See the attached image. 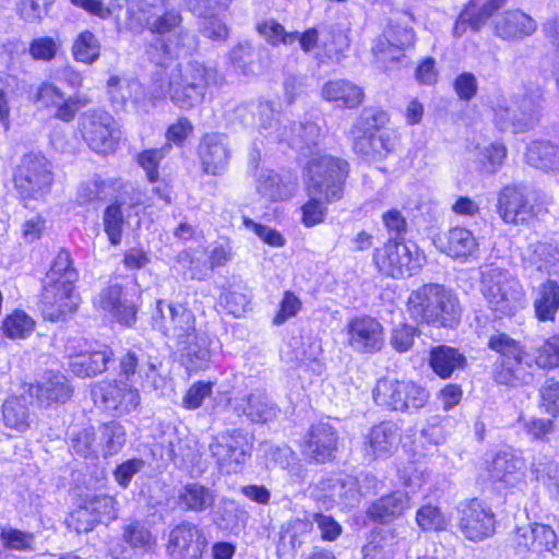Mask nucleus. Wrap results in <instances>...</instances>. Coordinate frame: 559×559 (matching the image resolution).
<instances>
[{"label": "nucleus", "instance_id": "1", "mask_svg": "<svg viewBox=\"0 0 559 559\" xmlns=\"http://www.w3.org/2000/svg\"><path fill=\"white\" fill-rule=\"evenodd\" d=\"M348 164L331 155L313 156L307 165V191L310 199L301 206V223L313 227L324 222V204L343 198Z\"/></svg>", "mask_w": 559, "mask_h": 559}, {"label": "nucleus", "instance_id": "2", "mask_svg": "<svg viewBox=\"0 0 559 559\" xmlns=\"http://www.w3.org/2000/svg\"><path fill=\"white\" fill-rule=\"evenodd\" d=\"M409 316L418 323L435 328H455L462 317L459 298L439 284L424 285L411 293L407 301Z\"/></svg>", "mask_w": 559, "mask_h": 559}, {"label": "nucleus", "instance_id": "3", "mask_svg": "<svg viewBox=\"0 0 559 559\" xmlns=\"http://www.w3.org/2000/svg\"><path fill=\"white\" fill-rule=\"evenodd\" d=\"M224 82L217 69L190 61L170 70L165 95L178 108L190 110L203 102L209 86H222Z\"/></svg>", "mask_w": 559, "mask_h": 559}, {"label": "nucleus", "instance_id": "4", "mask_svg": "<svg viewBox=\"0 0 559 559\" xmlns=\"http://www.w3.org/2000/svg\"><path fill=\"white\" fill-rule=\"evenodd\" d=\"M13 180L24 206L34 207L50 193L53 182L51 164L43 154H25L14 170Z\"/></svg>", "mask_w": 559, "mask_h": 559}, {"label": "nucleus", "instance_id": "5", "mask_svg": "<svg viewBox=\"0 0 559 559\" xmlns=\"http://www.w3.org/2000/svg\"><path fill=\"white\" fill-rule=\"evenodd\" d=\"M258 108L261 116L260 128L265 132V136L277 142H286L305 156L313 152L320 135V129L316 123H296L285 117L274 118L270 103H260Z\"/></svg>", "mask_w": 559, "mask_h": 559}, {"label": "nucleus", "instance_id": "6", "mask_svg": "<svg viewBox=\"0 0 559 559\" xmlns=\"http://www.w3.org/2000/svg\"><path fill=\"white\" fill-rule=\"evenodd\" d=\"M429 396V392L415 382L392 378L379 379L372 390L374 403L391 412L412 413L423 408Z\"/></svg>", "mask_w": 559, "mask_h": 559}, {"label": "nucleus", "instance_id": "7", "mask_svg": "<svg viewBox=\"0 0 559 559\" xmlns=\"http://www.w3.org/2000/svg\"><path fill=\"white\" fill-rule=\"evenodd\" d=\"M481 292L490 308L503 316L512 314L523 296L519 282L507 270L493 265L481 273Z\"/></svg>", "mask_w": 559, "mask_h": 559}, {"label": "nucleus", "instance_id": "8", "mask_svg": "<svg viewBox=\"0 0 559 559\" xmlns=\"http://www.w3.org/2000/svg\"><path fill=\"white\" fill-rule=\"evenodd\" d=\"M489 347L501 354V360L495 371V380L504 385H522L530 383L533 374L528 371V360L523 361L521 347L508 335L491 336Z\"/></svg>", "mask_w": 559, "mask_h": 559}, {"label": "nucleus", "instance_id": "9", "mask_svg": "<svg viewBox=\"0 0 559 559\" xmlns=\"http://www.w3.org/2000/svg\"><path fill=\"white\" fill-rule=\"evenodd\" d=\"M79 127L84 141L94 152L107 155L116 151L120 132L108 111L86 110L80 117Z\"/></svg>", "mask_w": 559, "mask_h": 559}, {"label": "nucleus", "instance_id": "10", "mask_svg": "<svg viewBox=\"0 0 559 559\" xmlns=\"http://www.w3.org/2000/svg\"><path fill=\"white\" fill-rule=\"evenodd\" d=\"M209 451L221 473H237L251 453L248 435L241 429H231L213 437Z\"/></svg>", "mask_w": 559, "mask_h": 559}, {"label": "nucleus", "instance_id": "11", "mask_svg": "<svg viewBox=\"0 0 559 559\" xmlns=\"http://www.w3.org/2000/svg\"><path fill=\"white\" fill-rule=\"evenodd\" d=\"M533 201V194L525 186H507L499 193V215L507 224H526L546 212L543 205Z\"/></svg>", "mask_w": 559, "mask_h": 559}, {"label": "nucleus", "instance_id": "12", "mask_svg": "<svg viewBox=\"0 0 559 559\" xmlns=\"http://www.w3.org/2000/svg\"><path fill=\"white\" fill-rule=\"evenodd\" d=\"M152 324L163 335L177 343L192 336L197 330L194 313L181 304H166L156 301V309L152 316Z\"/></svg>", "mask_w": 559, "mask_h": 559}, {"label": "nucleus", "instance_id": "13", "mask_svg": "<svg viewBox=\"0 0 559 559\" xmlns=\"http://www.w3.org/2000/svg\"><path fill=\"white\" fill-rule=\"evenodd\" d=\"M457 527L462 535L474 543L491 537L496 532V516L491 508L479 499L457 506Z\"/></svg>", "mask_w": 559, "mask_h": 559}, {"label": "nucleus", "instance_id": "14", "mask_svg": "<svg viewBox=\"0 0 559 559\" xmlns=\"http://www.w3.org/2000/svg\"><path fill=\"white\" fill-rule=\"evenodd\" d=\"M388 118L383 111L366 109L362 111L357 129L362 133L355 136L354 150L365 157H382L390 151L388 134L381 130Z\"/></svg>", "mask_w": 559, "mask_h": 559}, {"label": "nucleus", "instance_id": "15", "mask_svg": "<svg viewBox=\"0 0 559 559\" xmlns=\"http://www.w3.org/2000/svg\"><path fill=\"white\" fill-rule=\"evenodd\" d=\"M81 297L75 284L45 281L40 297V311L44 319L58 322L64 321L76 312Z\"/></svg>", "mask_w": 559, "mask_h": 559}, {"label": "nucleus", "instance_id": "16", "mask_svg": "<svg viewBox=\"0 0 559 559\" xmlns=\"http://www.w3.org/2000/svg\"><path fill=\"white\" fill-rule=\"evenodd\" d=\"M373 261L381 273L392 277H408L420 264L404 241L389 239L383 248L376 249Z\"/></svg>", "mask_w": 559, "mask_h": 559}, {"label": "nucleus", "instance_id": "17", "mask_svg": "<svg viewBox=\"0 0 559 559\" xmlns=\"http://www.w3.org/2000/svg\"><path fill=\"white\" fill-rule=\"evenodd\" d=\"M349 347L359 354H377L384 345L383 325L370 316L353 318L347 324Z\"/></svg>", "mask_w": 559, "mask_h": 559}, {"label": "nucleus", "instance_id": "18", "mask_svg": "<svg viewBox=\"0 0 559 559\" xmlns=\"http://www.w3.org/2000/svg\"><path fill=\"white\" fill-rule=\"evenodd\" d=\"M207 546V540L199 526L182 522L170 532L167 552L174 559H200Z\"/></svg>", "mask_w": 559, "mask_h": 559}, {"label": "nucleus", "instance_id": "19", "mask_svg": "<svg viewBox=\"0 0 559 559\" xmlns=\"http://www.w3.org/2000/svg\"><path fill=\"white\" fill-rule=\"evenodd\" d=\"M401 437L402 428L393 420H383L374 425L365 437V460L371 462L390 457L397 450Z\"/></svg>", "mask_w": 559, "mask_h": 559}, {"label": "nucleus", "instance_id": "20", "mask_svg": "<svg viewBox=\"0 0 559 559\" xmlns=\"http://www.w3.org/2000/svg\"><path fill=\"white\" fill-rule=\"evenodd\" d=\"M92 394L107 409L120 414H128L140 405L139 391L120 380L100 381L93 388Z\"/></svg>", "mask_w": 559, "mask_h": 559}, {"label": "nucleus", "instance_id": "21", "mask_svg": "<svg viewBox=\"0 0 559 559\" xmlns=\"http://www.w3.org/2000/svg\"><path fill=\"white\" fill-rule=\"evenodd\" d=\"M199 157L205 174L222 175L231 158V147L227 134L222 132L204 134L199 145Z\"/></svg>", "mask_w": 559, "mask_h": 559}, {"label": "nucleus", "instance_id": "22", "mask_svg": "<svg viewBox=\"0 0 559 559\" xmlns=\"http://www.w3.org/2000/svg\"><path fill=\"white\" fill-rule=\"evenodd\" d=\"M337 432L329 423L312 425L305 435L301 445L302 454L317 463H324L335 456Z\"/></svg>", "mask_w": 559, "mask_h": 559}, {"label": "nucleus", "instance_id": "23", "mask_svg": "<svg viewBox=\"0 0 559 559\" xmlns=\"http://www.w3.org/2000/svg\"><path fill=\"white\" fill-rule=\"evenodd\" d=\"M147 29L152 34L160 36L173 34L176 45L180 47L191 46L193 41V36L183 26L181 10L168 7L165 2L160 5L156 4Z\"/></svg>", "mask_w": 559, "mask_h": 559}, {"label": "nucleus", "instance_id": "24", "mask_svg": "<svg viewBox=\"0 0 559 559\" xmlns=\"http://www.w3.org/2000/svg\"><path fill=\"white\" fill-rule=\"evenodd\" d=\"M492 33L502 40L516 41L533 35L536 21L520 9L507 10L491 21Z\"/></svg>", "mask_w": 559, "mask_h": 559}, {"label": "nucleus", "instance_id": "25", "mask_svg": "<svg viewBox=\"0 0 559 559\" xmlns=\"http://www.w3.org/2000/svg\"><path fill=\"white\" fill-rule=\"evenodd\" d=\"M233 0H185L189 10L204 19L202 34L211 39L225 40L228 28L216 15L228 9Z\"/></svg>", "mask_w": 559, "mask_h": 559}, {"label": "nucleus", "instance_id": "26", "mask_svg": "<svg viewBox=\"0 0 559 559\" xmlns=\"http://www.w3.org/2000/svg\"><path fill=\"white\" fill-rule=\"evenodd\" d=\"M235 412L255 424H266L277 418L281 409L265 390L255 389L236 400Z\"/></svg>", "mask_w": 559, "mask_h": 559}, {"label": "nucleus", "instance_id": "27", "mask_svg": "<svg viewBox=\"0 0 559 559\" xmlns=\"http://www.w3.org/2000/svg\"><path fill=\"white\" fill-rule=\"evenodd\" d=\"M522 264L525 269L547 272L559 277V243L542 240L531 242L522 251Z\"/></svg>", "mask_w": 559, "mask_h": 559}, {"label": "nucleus", "instance_id": "28", "mask_svg": "<svg viewBox=\"0 0 559 559\" xmlns=\"http://www.w3.org/2000/svg\"><path fill=\"white\" fill-rule=\"evenodd\" d=\"M485 465L490 481L513 486V481L523 468V460L514 450L504 449L488 455Z\"/></svg>", "mask_w": 559, "mask_h": 559}, {"label": "nucleus", "instance_id": "29", "mask_svg": "<svg viewBox=\"0 0 559 559\" xmlns=\"http://www.w3.org/2000/svg\"><path fill=\"white\" fill-rule=\"evenodd\" d=\"M437 246L447 255L461 261L473 257L479 248L477 238L464 227H453L440 235Z\"/></svg>", "mask_w": 559, "mask_h": 559}, {"label": "nucleus", "instance_id": "30", "mask_svg": "<svg viewBox=\"0 0 559 559\" xmlns=\"http://www.w3.org/2000/svg\"><path fill=\"white\" fill-rule=\"evenodd\" d=\"M211 338L201 331H195L192 336L177 343L181 360L188 370L194 371L209 366L212 357Z\"/></svg>", "mask_w": 559, "mask_h": 559}, {"label": "nucleus", "instance_id": "31", "mask_svg": "<svg viewBox=\"0 0 559 559\" xmlns=\"http://www.w3.org/2000/svg\"><path fill=\"white\" fill-rule=\"evenodd\" d=\"M97 305L123 325L131 326L136 320L135 306L123 298L122 287L118 284L104 288L98 295Z\"/></svg>", "mask_w": 559, "mask_h": 559}, {"label": "nucleus", "instance_id": "32", "mask_svg": "<svg viewBox=\"0 0 559 559\" xmlns=\"http://www.w3.org/2000/svg\"><path fill=\"white\" fill-rule=\"evenodd\" d=\"M322 98L336 104L340 108H357L365 98V93L357 84L343 79L331 80L324 83L321 90Z\"/></svg>", "mask_w": 559, "mask_h": 559}, {"label": "nucleus", "instance_id": "33", "mask_svg": "<svg viewBox=\"0 0 559 559\" xmlns=\"http://www.w3.org/2000/svg\"><path fill=\"white\" fill-rule=\"evenodd\" d=\"M112 355V350L107 346L99 350L80 353L71 357L70 368L78 377H94L107 369Z\"/></svg>", "mask_w": 559, "mask_h": 559}, {"label": "nucleus", "instance_id": "34", "mask_svg": "<svg viewBox=\"0 0 559 559\" xmlns=\"http://www.w3.org/2000/svg\"><path fill=\"white\" fill-rule=\"evenodd\" d=\"M308 524L302 521L289 522L278 532L276 555L278 559H295L305 543Z\"/></svg>", "mask_w": 559, "mask_h": 559}, {"label": "nucleus", "instance_id": "35", "mask_svg": "<svg viewBox=\"0 0 559 559\" xmlns=\"http://www.w3.org/2000/svg\"><path fill=\"white\" fill-rule=\"evenodd\" d=\"M72 390L67 378L58 372H47L35 389L37 400L49 406L52 403H64L71 396Z\"/></svg>", "mask_w": 559, "mask_h": 559}, {"label": "nucleus", "instance_id": "36", "mask_svg": "<svg viewBox=\"0 0 559 559\" xmlns=\"http://www.w3.org/2000/svg\"><path fill=\"white\" fill-rule=\"evenodd\" d=\"M429 364L436 374L442 379H448L455 370H461L465 367L466 358L459 349L440 345L431 348Z\"/></svg>", "mask_w": 559, "mask_h": 559}, {"label": "nucleus", "instance_id": "37", "mask_svg": "<svg viewBox=\"0 0 559 559\" xmlns=\"http://www.w3.org/2000/svg\"><path fill=\"white\" fill-rule=\"evenodd\" d=\"M525 160L537 169L559 173V146L549 141H532L527 145Z\"/></svg>", "mask_w": 559, "mask_h": 559}, {"label": "nucleus", "instance_id": "38", "mask_svg": "<svg viewBox=\"0 0 559 559\" xmlns=\"http://www.w3.org/2000/svg\"><path fill=\"white\" fill-rule=\"evenodd\" d=\"M408 506L405 491H392L376 501L368 510L370 519L380 523H388L400 516Z\"/></svg>", "mask_w": 559, "mask_h": 559}, {"label": "nucleus", "instance_id": "39", "mask_svg": "<svg viewBox=\"0 0 559 559\" xmlns=\"http://www.w3.org/2000/svg\"><path fill=\"white\" fill-rule=\"evenodd\" d=\"M536 317L540 321H551L559 310V284L554 280L542 283L534 300Z\"/></svg>", "mask_w": 559, "mask_h": 559}, {"label": "nucleus", "instance_id": "40", "mask_svg": "<svg viewBox=\"0 0 559 559\" xmlns=\"http://www.w3.org/2000/svg\"><path fill=\"white\" fill-rule=\"evenodd\" d=\"M544 97V87L538 84L530 85L518 104L521 118L516 120L519 131H525L536 121V114L540 109Z\"/></svg>", "mask_w": 559, "mask_h": 559}, {"label": "nucleus", "instance_id": "41", "mask_svg": "<svg viewBox=\"0 0 559 559\" xmlns=\"http://www.w3.org/2000/svg\"><path fill=\"white\" fill-rule=\"evenodd\" d=\"M257 191L264 199L277 202L293 195V186L273 170H266L261 173L257 180Z\"/></svg>", "mask_w": 559, "mask_h": 559}, {"label": "nucleus", "instance_id": "42", "mask_svg": "<svg viewBox=\"0 0 559 559\" xmlns=\"http://www.w3.org/2000/svg\"><path fill=\"white\" fill-rule=\"evenodd\" d=\"M96 441L104 457L115 455L124 445L126 430L118 421L103 424L98 428Z\"/></svg>", "mask_w": 559, "mask_h": 559}, {"label": "nucleus", "instance_id": "43", "mask_svg": "<svg viewBox=\"0 0 559 559\" xmlns=\"http://www.w3.org/2000/svg\"><path fill=\"white\" fill-rule=\"evenodd\" d=\"M215 523L223 530L238 534L246 522V513L231 500L222 501L214 512Z\"/></svg>", "mask_w": 559, "mask_h": 559}, {"label": "nucleus", "instance_id": "44", "mask_svg": "<svg viewBox=\"0 0 559 559\" xmlns=\"http://www.w3.org/2000/svg\"><path fill=\"white\" fill-rule=\"evenodd\" d=\"M320 43L329 58H337L348 48L349 38L338 24H331L320 28Z\"/></svg>", "mask_w": 559, "mask_h": 559}, {"label": "nucleus", "instance_id": "45", "mask_svg": "<svg viewBox=\"0 0 559 559\" xmlns=\"http://www.w3.org/2000/svg\"><path fill=\"white\" fill-rule=\"evenodd\" d=\"M124 5L126 23L130 29L140 32L148 28L156 4L146 0H124Z\"/></svg>", "mask_w": 559, "mask_h": 559}, {"label": "nucleus", "instance_id": "46", "mask_svg": "<svg viewBox=\"0 0 559 559\" xmlns=\"http://www.w3.org/2000/svg\"><path fill=\"white\" fill-rule=\"evenodd\" d=\"M107 86L111 102L118 106H123L128 100L138 102L139 94L142 93V86L138 81L120 76L109 78Z\"/></svg>", "mask_w": 559, "mask_h": 559}, {"label": "nucleus", "instance_id": "47", "mask_svg": "<svg viewBox=\"0 0 559 559\" xmlns=\"http://www.w3.org/2000/svg\"><path fill=\"white\" fill-rule=\"evenodd\" d=\"M79 280V272L73 266V260L69 251L61 249L53 259L45 281L75 284Z\"/></svg>", "mask_w": 559, "mask_h": 559}, {"label": "nucleus", "instance_id": "48", "mask_svg": "<svg viewBox=\"0 0 559 559\" xmlns=\"http://www.w3.org/2000/svg\"><path fill=\"white\" fill-rule=\"evenodd\" d=\"M82 501L98 518L99 523H107L117 518V502L112 496L95 491L87 492Z\"/></svg>", "mask_w": 559, "mask_h": 559}, {"label": "nucleus", "instance_id": "49", "mask_svg": "<svg viewBox=\"0 0 559 559\" xmlns=\"http://www.w3.org/2000/svg\"><path fill=\"white\" fill-rule=\"evenodd\" d=\"M531 359L542 369L559 367V333L532 348Z\"/></svg>", "mask_w": 559, "mask_h": 559}, {"label": "nucleus", "instance_id": "50", "mask_svg": "<svg viewBox=\"0 0 559 559\" xmlns=\"http://www.w3.org/2000/svg\"><path fill=\"white\" fill-rule=\"evenodd\" d=\"M261 50L255 49L250 43H239L230 51V59L247 75L257 74L262 70L259 61Z\"/></svg>", "mask_w": 559, "mask_h": 559}, {"label": "nucleus", "instance_id": "51", "mask_svg": "<svg viewBox=\"0 0 559 559\" xmlns=\"http://www.w3.org/2000/svg\"><path fill=\"white\" fill-rule=\"evenodd\" d=\"M72 53L76 61L91 64L99 58L100 44L90 31H84L74 40Z\"/></svg>", "mask_w": 559, "mask_h": 559}, {"label": "nucleus", "instance_id": "52", "mask_svg": "<svg viewBox=\"0 0 559 559\" xmlns=\"http://www.w3.org/2000/svg\"><path fill=\"white\" fill-rule=\"evenodd\" d=\"M3 419L8 427L19 431L29 428V413L24 400L10 399L3 405Z\"/></svg>", "mask_w": 559, "mask_h": 559}, {"label": "nucleus", "instance_id": "53", "mask_svg": "<svg viewBox=\"0 0 559 559\" xmlns=\"http://www.w3.org/2000/svg\"><path fill=\"white\" fill-rule=\"evenodd\" d=\"M88 103V97L82 93H74L68 97L64 95L63 99L58 102L53 108V118L67 123L72 122L75 119L78 112L87 106Z\"/></svg>", "mask_w": 559, "mask_h": 559}, {"label": "nucleus", "instance_id": "54", "mask_svg": "<svg viewBox=\"0 0 559 559\" xmlns=\"http://www.w3.org/2000/svg\"><path fill=\"white\" fill-rule=\"evenodd\" d=\"M34 329V321L23 311H14L2 324L3 333L10 338H25Z\"/></svg>", "mask_w": 559, "mask_h": 559}, {"label": "nucleus", "instance_id": "55", "mask_svg": "<svg viewBox=\"0 0 559 559\" xmlns=\"http://www.w3.org/2000/svg\"><path fill=\"white\" fill-rule=\"evenodd\" d=\"M122 203L115 202L108 205L104 212L105 231L112 245L117 246L121 241L124 217L121 210Z\"/></svg>", "mask_w": 559, "mask_h": 559}, {"label": "nucleus", "instance_id": "56", "mask_svg": "<svg viewBox=\"0 0 559 559\" xmlns=\"http://www.w3.org/2000/svg\"><path fill=\"white\" fill-rule=\"evenodd\" d=\"M325 489H372L376 488L378 481L373 475L365 474L361 477H356L350 474L340 473L335 477L328 480Z\"/></svg>", "mask_w": 559, "mask_h": 559}, {"label": "nucleus", "instance_id": "57", "mask_svg": "<svg viewBox=\"0 0 559 559\" xmlns=\"http://www.w3.org/2000/svg\"><path fill=\"white\" fill-rule=\"evenodd\" d=\"M477 159L481 164L484 171L488 174L496 173L507 156V148L500 143H491L484 147H477Z\"/></svg>", "mask_w": 559, "mask_h": 559}, {"label": "nucleus", "instance_id": "58", "mask_svg": "<svg viewBox=\"0 0 559 559\" xmlns=\"http://www.w3.org/2000/svg\"><path fill=\"white\" fill-rule=\"evenodd\" d=\"M258 32L272 45L283 43L293 44L298 37V32H286L285 28L274 20L264 21L257 25Z\"/></svg>", "mask_w": 559, "mask_h": 559}, {"label": "nucleus", "instance_id": "59", "mask_svg": "<svg viewBox=\"0 0 559 559\" xmlns=\"http://www.w3.org/2000/svg\"><path fill=\"white\" fill-rule=\"evenodd\" d=\"M3 546L10 550L28 551L34 549L35 537L32 533L12 527L3 528L0 534Z\"/></svg>", "mask_w": 559, "mask_h": 559}, {"label": "nucleus", "instance_id": "60", "mask_svg": "<svg viewBox=\"0 0 559 559\" xmlns=\"http://www.w3.org/2000/svg\"><path fill=\"white\" fill-rule=\"evenodd\" d=\"M123 540L133 548L150 550L154 544L151 532L139 522L131 523L123 528Z\"/></svg>", "mask_w": 559, "mask_h": 559}, {"label": "nucleus", "instance_id": "61", "mask_svg": "<svg viewBox=\"0 0 559 559\" xmlns=\"http://www.w3.org/2000/svg\"><path fill=\"white\" fill-rule=\"evenodd\" d=\"M67 523L76 533H87L99 522L98 518L81 500L79 507L67 519Z\"/></svg>", "mask_w": 559, "mask_h": 559}, {"label": "nucleus", "instance_id": "62", "mask_svg": "<svg viewBox=\"0 0 559 559\" xmlns=\"http://www.w3.org/2000/svg\"><path fill=\"white\" fill-rule=\"evenodd\" d=\"M109 185L105 180L93 179L83 182L78 191V202L85 204L95 200H104L109 195Z\"/></svg>", "mask_w": 559, "mask_h": 559}, {"label": "nucleus", "instance_id": "63", "mask_svg": "<svg viewBox=\"0 0 559 559\" xmlns=\"http://www.w3.org/2000/svg\"><path fill=\"white\" fill-rule=\"evenodd\" d=\"M177 499L182 509L195 512L205 510L214 502L211 491H180Z\"/></svg>", "mask_w": 559, "mask_h": 559}, {"label": "nucleus", "instance_id": "64", "mask_svg": "<svg viewBox=\"0 0 559 559\" xmlns=\"http://www.w3.org/2000/svg\"><path fill=\"white\" fill-rule=\"evenodd\" d=\"M542 405L552 416L559 415V376L548 378L539 389Z\"/></svg>", "mask_w": 559, "mask_h": 559}]
</instances>
